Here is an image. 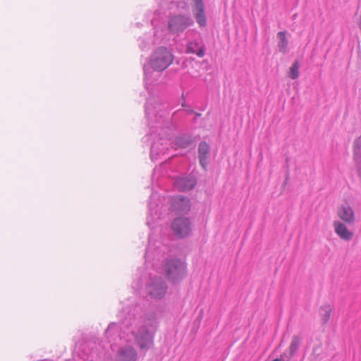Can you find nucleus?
<instances>
[{
    "mask_svg": "<svg viewBox=\"0 0 361 361\" xmlns=\"http://www.w3.org/2000/svg\"><path fill=\"white\" fill-rule=\"evenodd\" d=\"M156 151V144H153L152 145V148H151V154L152 155L153 154V153Z\"/></svg>",
    "mask_w": 361,
    "mask_h": 361,
    "instance_id": "obj_27",
    "label": "nucleus"
},
{
    "mask_svg": "<svg viewBox=\"0 0 361 361\" xmlns=\"http://www.w3.org/2000/svg\"><path fill=\"white\" fill-rule=\"evenodd\" d=\"M357 176L361 180V159L360 161H355Z\"/></svg>",
    "mask_w": 361,
    "mask_h": 361,
    "instance_id": "obj_24",
    "label": "nucleus"
},
{
    "mask_svg": "<svg viewBox=\"0 0 361 361\" xmlns=\"http://www.w3.org/2000/svg\"><path fill=\"white\" fill-rule=\"evenodd\" d=\"M187 52L195 54L199 57H202L204 55V49L202 39H197L190 42L188 44Z\"/></svg>",
    "mask_w": 361,
    "mask_h": 361,
    "instance_id": "obj_16",
    "label": "nucleus"
},
{
    "mask_svg": "<svg viewBox=\"0 0 361 361\" xmlns=\"http://www.w3.org/2000/svg\"><path fill=\"white\" fill-rule=\"evenodd\" d=\"M195 142L192 135L184 133L176 137L173 143L176 147L185 149L195 145Z\"/></svg>",
    "mask_w": 361,
    "mask_h": 361,
    "instance_id": "obj_14",
    "label": "nucleus"
},
{
    "mask_svg": "<svg viewBox=\"0 0 361 361\" xmlns=\"http://www.w3.org/2000/svg\"><path fill=\"white\" fill-rule=\"evenodd\" d=\"M331 312L332 307L329 304H326L320 307L319 315L324 324H326L329 321Z\"/></svg>",
    "mask_w": 361,
    "mask_h": 361,
    "instance_id": "obj_18",
    "label": "nucleus"
},
{
    "mask_svg": "<svg viewBox=\"0 0 361 361\" xmlns=\"http://www.w3.org/2000/svg\"><path fill=\"white\" fill-rule=\"evenodd\" d=\"M149 126H150L151 128H158L157 126H154V125L151 122L149 123Z\"/></svg>",
    "mask_w": 361,
    "mask_h": 361,
    "instance_id": "obj_28",
    "label": "nucleus"
},
{
    "mask_svg": "<svg viewBox=\"0 0 361 361\" xmlns=\"http://www.w3.org/2000/svg\"><path fill=\"white\" fill-rule=\"evenodd\" d=\"M167 29L163 25L155 26L151 32L144 34L137 39L142 51H149L152 47L165 43L168 40Z\"/></svg>",
    "mask_w": 361,
    "mask_h": 361,
    "instance_id": "obj_3",
    "label": "nucleus"
},
{
    "mask_svg": "<svg viewBox=\"0 0 361 361\" xmlns=\"http://www.w3.org/2000/svg\"><path fill=\"white\" fill-rule=\"evenodd\" d=\"M118 331V326L116 323H111L105 331L106 338L109 342H111V337L116 334Z\"/></svg>",
    "mask_w": 361,
    "mask_h": 361,
    "instance_id": "obj_21",
    "label": "nucleus"
},
{
    "mask_svg": "<svg viewBox=\"0 0 361 361\" xmlns=\"http://www.w3.org/2000/svg\"><path fill=\"white\" fill-rule=\"evenodd\" d=\"M192 11L198 25L204 27L207 25V18L203 0H192Z\"/></svg>",
    "mask_w": 361,
    "mask_h": 361,
    "instance_id": "obj_9",
    "label": "nucleus"
},
{
    "mask_svg": "<svg viewBox=\"0 0 361 361\" xmlns=\"http://www.w3.org/2000/svg\"><path fill=\"white\" fill-rule=\"evenodd\" d=\"M188 73L192 78H197L199 76V73L196 71H193L192 70L189 71Z\"/></svg>",
    "mask_w": 361,
    "mask_h": 361,
    "instance_id": "obj_25",
    "label": "nucleus"
},
{
    "mask_svg": "<svg viewBox=\"0 0 361 361\" xmlns=\"http://www.w3.org/2000/svg\"><path fill=\"white\" fill-rule=\"evenodd\" d=\"M210 154V147L204 141H202L198 147V158L200 165L206 169L208 164V159Z\"/></svg>",
    "mask_w": 361,
    "mask_h": 361,
    "instance_id": "obj_13",
    "label": "nucleus"
},
{
    "mask_svg": "<svg viewBox=\"0 0 361 361\" xmlns=\"http://www.w3.org/2000/svg\"><path fill=\"white\" fill-rule=\"evenodd\" d=\"M116 359V361H137V352L131 345H124L118 348Z\"/></svg>",
    "mask_w": 361,
    "mask_h": 361,
    "instance_id": "obj_10",
    "label": "nucleus"
},
{
    "mask_svg": "<svg viewBox=\"0 0 361 361\" xmlns=\"http://www.w3.org/2000/svg\"><path fill=\"white\" fill-rule=\"evenodd\" d=\"M145 108H146V110H145V111H146V115H147V117L148 118H149L150 115L154 114V112H152V108H153V106H152V104L150 102V100H149V99H147V102H146V106H145Z\"/></svg>",
    "mask_w": 361,
    "mask_h": 361,
    "instance_id": "obj_23",
    "label": "nucleus"
},
{
    "mask_svg": "<svg viewBox=\"0 0 361 361\" xmlns=\"http://www.w3.org/2000/svg\"><path fill=\"white\" fill-rule=\"evenodd\" d=\"M156 323V315L154 312L146 314L136 324V329L132 331L136 344L141 350H149L153 343V337L148 327L153 326Z\"/></svg>",
    "mask_w": 361,
    "mask_h": 361,
    "instance_id": "obj_2",
    "label": "nucleus"
},
{
    "mask_svg": "<svg viewBox=\"0 0 361 361\" xmlns=\"http://www.w3.org/2000/svg\"><path fill=\"white\" fill-rule=\"evenodd\" d=\"M200 64L199 62L197 61H192V68H200Z\"/></svg>",
    "mask_w": 361,
    "mask_h": 361,
    "instance_id": "obj_26",
    "label": "nucleus"
},
{
    "mask_svg": "<svg viewBox=\"0 0 361 361\" xmlns=\"http://www.w3.org/2000/svg\"><path fill=\"white\" fill-rule=\"evenodd\" d=\"M289 75L292 79H295L299 76V65L295 62L290 68Z\"/></svg>",
    "mask_w": 361,
    "mask_h": 361,
    "instance_id": "obj_22",
    "label": "nucleus"
},
{
    "mask_svg": "<svg viewBox=\"0 0 361 361\" xmlns=\"http://www.w3.org/2000/svg\"><path fill=\"white\" fill-rule=\"evenodd\" d=\"M334 227L336 233L343 240H350L353 237V232L350 231L345 225L339 221H334Z\"/></svg>",
    "mask_w": 361,
    "mask_h": 361,
    "instance_id": "obj_15",
    "label": "nucleus"
},
{
    "mask_svg": "<svg viewBox=\"0 0 361 361\" xmlns=\"http://www.w3.org/2000/svg\"><path fill=\"white\" fill-rule=\"evenodd\" d=\"M195 116H196V117H199V116H201V114H199V113H195Z\"/></svg>",
    "mask_w": 361,
    "mask_h": 361,
    "instance_id": "obj_29",
    "label": "nucleus"
},
{
    "mask_svg": "<svg viewBox=\"0 0 361 361\" xmlns=\"http://www.w3.org/2000/svg\"><path fill=\"white\" fill-rule=\"evenodd\" d=\"M172 51L165 46H160L154 49L149 59V66H144L145 84L147 89L154 86L160 75L173 61Z\"/></svg>",
    "mask_w": 361,
    "mask_h": 361,
    "instance_id": "obj_1",
    "label": "nucleus"
},
{
    "mask_svg": "<svg viewBox=\"0 0 361 361\" xmlns=\"http://www.w3.org/2000/svg\"><path fill=\"white\" fill-rule=\"evenodd\" d=\"M337 214L341 219L348 224H353L355 221L354 211L348 204L339 207Z\"/></svg>",
    "mask_w": 361,
    "mask_h": 361,
    "instance_id": "obj_12",
    "label": "nucleus"
},
{
    "mask_svg": "<svg viewBox=\"0 0 361 361\" xmlns=\"http://www.w3.org/2000/svg\"><path fill=\"white\" fill-rule=\"evenodd\" d=\"M171 228L176 236L183 238L191 233L192 224L188 218L178 217L172 222Z\"/></svg>",
    "mask_w": 361,
    "mask_h": 361,
    "instance_id": "obj_6",
    "label": "nucleus"
},
{
    "mask_svg": "<svg viewBox=\"0 0 361 361\" xmlns=\"http://www.w3.org/2000/svg\"><path fill=\"white\" fill-rule=\"evenodd\" d=\"M301 339L298 336H294L292 338V341L289 347L290 356H293L295 353L298 350Z\"/></svg>",
    "mask_w": 361,
    "mask_h": 361,
    "instance_id": "obj_20",
    "label": "nucleus"
},
{
    "mask_svg": "<svg viewBox=\"0 0 361 361\" xmlns=\"http://www.w3.org/2000/svg\"><path fill=\"white\" fill-rule=\"evenodd\" d=\"M163 271L171 283L178 284L186 276L187 266L178 258L166 259L163 265Z\"/></svg>",
    "mask_w": 361,
    "mask_h": 361,
    "instance_id": "obj_4",
    "label": "nucleus"
},
{
    "mask_svg": "<svg viewBox=\"0 0 361 361\" xmlns=\"http://www.w3.org/2000/svg\"><path fill=\"white\" fill-rule=\"evenodd\" d=\"M173 184L179 191L185 192L193 189L197 184V180L195 176L190 173L176 178Z\"/></svg>",
    "mask_w": 361,
    "mask_h": 361,
    "instance_id": "obj_8",
    "label": "nucleus"
},
{
    "mask_svg": "<svg viewBox=\"0 0 361 361\" xmlns=\"http://www.w3.org/2000/svg\"><path fill=\"white\" fill-rule=\"evenodd\" d=\"M168 288L167 284L161 277L153 278L147 287V293L154 298H163Z\"/></svg>",
    "mask_w": 361,
    "mask_h": 361,
    "instance_id": "obj_7",
    "label": "nucleus"
},
{
    "mask_svg": "<svg viewBox=\"0 0 361 361\" xmlns=\"http://www.w3.org/2000/svg\"><path fill=\"white\" fill-rule=\"evenodd\" d=\"M278 43L279 51L283 54H286L288 51V40L286 37V32L284 31H280L276 35Z\"/></svg>",
    "mask_w": 361,
    "mask_h": 361,
    "instance_id": "obj_17",
    "label": "nucleus"
},
{
    "mask_svg": "<svg viewBox=\"0 0 361 361\" xmlns=\"http://www.w3.org/2000/svg\"><path fill=\"white\" fill-rule=\"evenodd\" d=\"M194 22L190 16L176 15L169 20V29L174 33H179L192 26Z\"/></svg>",
    "mask_w": 361,
    "mask_h": 361,
    "instance_id": "obj_5",
    "label": "nucleus"
},
{
    "mask_svg": "<svg viewBox=\"0 0 361 361\" xmlns=\"http://www.w3.org/2000/svg\"><path fill=\"white\" fill-rule=\"evenodd\" d=\"M171 207L177 212L185 213L190 209V201L188 197L178 195L173 197Z\"/></svg>",
    "mask_w": 361,
    "mask_h": 361,
    "instance_id": "obj_11",
    "label": "nucleus"
},
{
    "mask_svg": "<svg viewBox=\"0 0 361 361\" xmlns=\"http://www.w3.org/2000/svg\"><path fill=\"white\" fill-rule=\"evenodd\" d=\"M273 361H282V360L281 359L276 358V359H274Z\"/></svg>",
    "mask_w": 361,
    "mask_h": 361,
    "instance_id": "obj_30",
    "label": "nucleus"
},
{
    "mask_svg": "<svg viewBox=\"0 0 361 361\" xmlns=\"http://www.w3.org/2000/svg\"><path fill=\"white\" fill-rule=\"evenodd\" d=\"M353 152L354 161H360L361 159V135L354 140Z\"/></svg>",
    "mask_w": 361,
    "mask_h": 361,
    "instance_id": "obj_19",
    "label": "nucleus"
}]
</instances>
